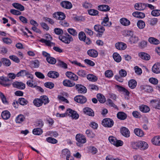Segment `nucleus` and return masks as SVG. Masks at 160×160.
Segmentation results:
<instances>
[{"mask_svg":"<svg viewBox=\"0 0 160 160\" xmlns=\"http://www.w3.org/2000/svg\"><path fill=\"white\" fill-rule=\"evenodd\" d=\"M59 39L62 42L67 44H69L71 42L73 41V39L72 36L68 33L65 34V36H60L59 37Z\"/></svg>","mask_w":160,"mask_h":160,"instance_id":"nucleus-1","label":"nucleus"},{"mask_svg":"<svg viewBox=\"0 0 160 160\" xmlns=\"http://www.w3.org/2000/svg\"><path fill=\"white\" fill-rule=\"evenodd\" d=\"M76 140L78 142L77 143V146L81 147V144L84 143L86 142V139L85 136L81 134H77L76 136Z\"/></svg>","mask_w":160,"mask_h":160,"instance_id":"nucleus-2","label":"nucleus"},{"mask_svg":"<svg viewBox=\"0 0 160 160\" xmlns=\"http://www.w3.org/2000/svg\"><path fill=\"white\" fill-rule=\"evenodd\" d=\"M102 124L105 127L111 128L113 126L114 122L111 119L106 118L103 120Z\"/></svg>","mask_w":160,"mask_h":160,"instance_id":"nucleus-3","label":"nucleus"},{"mask_svg":"<svg viewBox=\"0 0 160 160\" xmlns=\"http://www.w3.org/2000/svg\"><path fill=\"white\" fill-rule=\"evenodd\" d=\"M66 112L67 116L71 117L73 119H77L79 118V115L77 112L70 108L67 109Z\"/></svg>","mask_w":160,"mask_h":160,"instance_id":"nucleus-4","label":"nucleus"},{"mask_svg":"<svg viewBox=\"0 0 160 160\" xmlns=\"http://www.w3.org/2000/svg\"><path fill=\"white\" fill-rule=\"evenodd\" d=\"M53 16L56 19L60 20H63L66 18L65 14L60 12H58L54 13L53 14Z\"/></svg>","mask_w":160,"mask_h":160,"instance_id":"nucleus-5","label":"nucleus"},{"mask_svg":"<svg viewBox=\"0 0 160 160\" xmlns=\"http://www.w3.org/2000/svg\"><path fill=\"white\" fill-rule=\"evenodd\" d=\"M75 88L79 93H85L87 92L86 88L82 84H77L75 86Z\"/></svg>","mask_w":160,"mask_h":160,"instance_id":"nucleus-6","label":"nucleus"},{"mask_svg":"<svg viewBox=\"0 0 160 160\" xmlns=\"http://www.w3.org/2000/svg\"><path fill=\"white\" fill-rule=\"evenodd\" d=\"M10 81V80L7 77L3 76L0 77V84L4 86L9 87L11 84L8 83V82Z\"/></svg>","mask_w":160,"mask_h":160,"instance_id":"nucleus-7","label":"nucleus"},{"mask_svg":"<svg viewBox=\"0 0 160 160\" xmlns=\"http://www.w3.org/2000/svg\"><path fill=\"white\" fill-rule=\"evenodd\" d=\"M12 84L14 88L19 89L23 90L25 88V84L21 82H15Z\"/></svg>","mask_w":160,"mask_h":160,"instance_id":"nucleus-8","label":"nucleus"},{"mask_svg":"<svg viewBox=\"0 0 160 160\" xmlns=\"http://www.w3.org/2000/svg\"><path fill=\"white\" fill-rule=\"evenodd\" d=\"M94 30L96 32L99 33V36H102L104 31L105 28L100 25H96L94 27Z\"/></svg>","mask_w":160,"mask_h":160,"instance_id":"nucleus-9","label":"nucleus"},{"mask_svg":"<svg viewBox=\"0 0 160 160\" xmlns=\"http://www.w3.org/2000/svg\"><path fill=\"white\" fill-rule=\"evenodd\" d=\"M74 100L76 102L81 104L85 103L87 101L86 98L82 95H78L75 97Z\"/></svg>","mask_w":160,"mask_h":160,"instance_id":"nucleus-10","label":"nucleus"},{"mask_svg":"<svg viewBox=\"0 0 160 160\" xmlns=\"http://www.w3.org/2000/svg\"><path fill=\"white\" fill-rule=\"evenodd\" d=\"M109 18L108 14L106 15V17L103 19V21L101 22V24L102 26L110 27L112 25V22H109Z\"/></svg>","mask_w":160,"mask_h":160,"instance_id":"nucleus-11","label":"nucleus"},{"mask_svg":"<svg viewBox=\"0 0 160 160\" xmlns=\"http://www.w3.org/2000/svg\"><path fill=\"white\" fill-rule=\"evenodd\" d=\"M150 104L153 108L160 109V100H152L150 101Z\"/></svg>","mask_w":160,"mask_h":160,"instance_id":"nucleus-12","label":"nucleus"},{"mask_svg":"<svg viewBox=\"0 0 160 160\" xmlns=\"http://www.w3.org/2000/svg\"><path fill=\"white\" fill-rule=\"evenodd\" d=\"M152 72L158 74L160 73V63H155L152 68Z\"/></svg>","mask_w":160,"mask_h":160,"instance_id":"nucleus-13","label":"nucleus"},{"mask_svg":"<svg viewBox=\"0 0 160 160\" xmlns=\"http://www.w3.org/2000/svg\"><path fill=\"white\" fill-rule=\"evenodd\" d=\"M83 111L86 114L91 117H93L94 116V113L93 110L91 108L86 107L83 109Z\"/></svg>","mask_w":160,"mask_h":160,"instance_id":"nucleus-14","label":"nucleus"},{"mask_svg":"<svg viewBox=\"0 0 160 160\" xmlns=\"http://www.w3.org/2000/svg\"><path fill=\"white\" fill-rule=\"evenodd\" d=\"M115 47L117 49L119 50H124L126 48L127 46L124 43L118 42L116 43Z\"/></svg>","mask_w":160,"mask_h":160,"instance_id":"nucleus-15","label":"nucleus"},{"mask_svg":"<svg viewBox=\"0 0 160 160\" xmlns=\"http://www.w3.org/2000/svg\"><path fill=\"white\" fill-rule=\"evenodd\" d=\"M61 5L63 8L66 9H70L72 7V3L68 1H63L60 3Z\"/></svg>","mask_w":160,"mask_h":160,"instance_id":"nucleus-16","label":"nucleus"},{"mask_svg":"<svg viewBox=\"0 0 160 160\" xmlns=\"http://www.w3.org/2000/svg\"><path fill=\"white\" fill-rule=\"evenodd\" d=\"M121 132L122 135L126 138L130 136V132L129 130L126 127H122L121 128Z\"/></svg>","mask_w":160,"mask_h":160,"instance_id":"nucleus-17","label":"nucleus"},{"mask_svg":"<svg viewBox=\"0 0 160 160\" xmlns=\"http://www.w3.org/2000/svg\"><path fill=\"white\" fill-rule=\"evenodd\" d=\"M146 7H147L146 4L143 3H137L134 5L135 9L138 10H143Z\"/></svg>","mask_w":160,"mask_h":160,"instance_id":"nucleus-18","label":"nucleus"},{"mask_svg":"<svg viewBox=\"0 0 160 160\" xmlns=\"http://www.w3.org/2000/svg\"><path fill=\"white\" fill-rule=\"evenodd\" d=\"M47 75L49 78H56L59 76V73L57 72L53 71H51L49 72Z\"/></svg>","mask_w":160,"mask_h":160,"instance_id":"nucleus-19","label":"nucleus"},{"mask_svg":"<svg viewBox=\"0 0 160 160\" xmlns=\"http://www.w3.org/2000/svg\"><path fill=\"white\" fill-rule=\"evenodd\" d=\"M140 88L141 90H144L147 92H151L153 91L152 87L149 85H141Z\"/></svg>","mask_w":160,"mask_h":160,"instance_id":"nucleus-20","label":"nucleus"},{"mask_svg":"<svg viewBox=\"0 0 160 160\" xmlns=\"http://www.w3.org/2000/svg\"><path fill=\"white\" fill-rule=\"evenodd\" d=\"M70 152L68 149L65 148L62 150L61 156L62 157H66V158H70Z\"/></svg>","mask_w":160,"mask_h":160,"instance_id":"nucleus-21","label":"nucleus"},{"mask_svg":"<svg viewBox=\"0 0 160 160\" xmlns=\"http://www.w3.org/2000/svg\"><path fill=\"white\" fill-rule=\"evenodd\" d=\"M87 54L90 57L96 58L98 56V52L94 49H90L87 51Z\"/></svg>","mask_w":160,"mask_h":160,"instance_id":"nucleus-22","label":"nucleus"},{"mask_svg":"<svg viewBox=\"0 0 160 160\" xmlns=\"http://www.w3.org/2000/svg\"><path fill=\"white\" fill-rule=\"evenodd\" d=\"M62 83L64 86L67 87H72L75 85V83L68 79L63 80Z\"/></svg>","mask_w":160,"mask_h":160,"instance_id":"nucleus-23","label":"nucleus"},{"mask_svg":"<svg viewBox=\"0 0 160 160\" xmlns=\"http://www.w3.org/2000/svg\"><path fill=\"white\" fill-rule=\"evenodd\" d=\"M152 143L154 145L160 146V136H156L151 140Z\"/></svg>","mask_w":160,"mask_h":160,"instance_id":"nucleus-24","label":"nucleus"},{"mask_svg":"<svg viewBox=\"0 0 160 160\" xmlns=\"http://www.w3.org/2000/svg\"><path fill=\"white\" fill-rule=\"evenodd\" d=\"M139 39L138 37L132 36L129 38L128 41L131 44H136L139 41Z\"/></svg>","mask_w":160,"mask_h":160,"instance_id":"nucleus-25","label":"nucleus"},{"mask_svg":"<svg viewBox=\"0 0 160 160\" xmlns=\"http://www.w3.org/2000/svg\"><path fill=\"white\" fill-rule=\"evenodd\" d=\"M117 116L119 119L123 120L127 118V115L125 113L120 112L117 113Z\"/></svg>","mask_w":160,"mask_h":160,"instance_id":"nucleus-26","label":"nucleus"},{"mask_svg":"<svg viewBox=\"0 0 160 160\" xmlns=\"http://www.w3.org/2000/svg\"><path fill=\"white\" fill-rule=\"evenodd\" d=\"M132 15L134 17L141 18H143L145 17L144 13L138 11L133 12Z\"/></svg>","mask_w":160,"mask_h":160,"instance_id":"nucleus-27","label":"nucleus"},{"mask_svg":"<svg viewBox=\"0 0 160 160\" xmlns=\"http://www.w3.org/2000/svg\"><path fill=\"white\" fill-rule=\"evenodd\" d=\"M109 6L106 5H99L98 7V9L99 10L107 12L110 10Z\"/></svg>","mask_w":160,"mask_h":160,"instance_id":"nucleus-28","label":"nucleus"},{"mask_svg":"<svg viewBox=\"0 0 160 160\" xmlns=\"http://www.w3.org/2000/svg\"><path fill=\"white\" fill-rule=\"evenodd\" d=\"M25 119L24 116L20 114L17 116L15 119V121L17 123H20L22 122Z\"/></svg>","mask_w":160,"mask_h":160,"instance_id":"nucleus-29","label":"nucleus"},{"mask_svg":"<svg viewBox=\"0 0 160 160\" xmlns=\"http://www.w3.org/2000/svg\"><path fill=\"white\" fill-rule=\"evenodd\" d=\"M1 116L3 119L7 120L10 118L11 114L9 111H4L2 112Z\"/></svg>","mask_w":160,"mask_h":160,"instance_id":"nucleus-30","label":"nucleus"},{"mask_svg":"<svg viewBox=\"0 0 160 160\" xmlns=\"http://www.w3.org/2000/svg\"><path fill=\"white\" fill-rule=\"evenodd\" d=\"M97 98L101 103H103L106 101V98L102 94L98 93L97 95Z\"/></svg>","mask_w":160,"mask_h":160,"instance_id":"nucleus-31","label":"nucleus"},{"mask_svg":"<svg viewBox=\"0 0 160 160\" xmlns=\"http://www.w3.org/2000/svg\"><path fill=\"white\" fill-rule=\"evenodd\" d=\"M134 133L138 137H142L144 135L143 131L141 129L138 128H136L134 130Z\"/></svg>","mask_w":160,"mask_h":160,"instance_id":"nucleus-32","label":"nucleus"},{"mask_svg":"<svg viewBox=\"0 0 160 160\" xmlns=\"http://www.w3.org/2000/svg\"><path fill=\"white\" fill-rule=\"evenodd\" d=\"M40 99L42 102V103L44 105L48 103L49 102V100L48 98L46 95L42 96L40 97Z\"/></svg>","mask_w":160,"mask_h":160,"instance_id":"nucleus-33","label":"nucleus"},{"mask_svg":"<svg viewBox=\"0 0 160 160\" xmlns=\"http://www.w3.org/2000/svg\"><path fill=\"white\" fill-rule=\"evenodd\" d=\"M139 55L142 59L146 60H148L150 58L149 55L145 52H140L139 53Z\"/></svg>","mask_w":160,"mask_h":160,"instance_id":"nucleus-34","label":"nucleus"},{"mask_svg":"<svg viewBox=\"0 0 160 160\" xmlns=\"http://www.w3.org/2000/svg\"><path fill=\"white\" fill-rule=\"evenodd\" d=\"M12 5L14 8L21 11H23L24 10V7L19 3H14L12 4Z\"/></svg>","mask_w":160,"mask_h":160,"instance_id":"nucleus-35","label":"nucleus"},{"mask_svg":"<svg viewBox=\"0 0 160 160\" xmlns=\"http://www.w3.org/2000/svg\"><path fill=\"white\" fill-rule=\"evenodd\" d=\"M49 40H46L43 38L40 40L41 42L45 43L48 46L51 47L55 45V43L51 42Z\"/></svg>","mask_w":160,"mask_h":160,"instance_id":"nucleus-36","label":"nucleus"},{"mask_svg":"<svg viewBox=\"0 0 160 160\" xmlns=\"http://www.w3.org/2000/svg\"><path fill=\"white\" fill-rule=\"evenodd\" d=\"M137 84L136 81L133 79L131 80L128 82V86L131 89L134 88L136 87Z\"/></svg>","mask_w":160,"mask_h":160,"instance_id":"nucleus-37","label":"nucleus"},{"mask_svg":"<svg viewBox=\"0 0 160 160\" xmlns=\"http://www.w3.org/2000/svg\"><path fill=\"white\" fill-rule=\"evenodd\" d=\"M140 110L143 112H147L150 111L149 108L147 106L142 105L139 107Z\"/></svg>","mask_w":160,"mask_h":160,"instance_id":"nucleus-38","label":"nucleus"},{"mask_svg":"<svg viewBox=\"0 0 160 160\" xmlns=\"http://www.w3.org/2000/svg\"><path fill=\"white\" fill-rule=\"evenodd\" d=\"M2 64V63L3 65L8 67L11 64V62L10 61L6 58H2L1 59Z\"/></svg>","mask_w":160,"mask_h":160,"instance_id":"nucleus-39","label":"nucleus"},{"mask_svg":"<svg viewBox=\"0 0 160 160\" xmlns=\"http://www.w3.org/2000/svg\"><path fill=\"white\" fill-rule=\"evenodd\" d=\"M113 57L114 60L117 62H120L121 61V58L119 54L117 52L114 53Z\"/></svg>","mask_w":160,"mask_h":160,"instance_id":"nucleus-40","label":"nucleus"},{"mask_svg":"<svg viewBox=\"0 0 160 160\" xmlns=\"http://www.w3.org/2000/svg\"><path fill=\"white\" fill-rule=\"evenodd\" d=\"M29 74V72L25 70H21L16 74L17 77H23Z\"/></svg>","mask_w":160,"mask_h":160,"instance_id":"nucleus-41","label":"nucleus"},{"mask_svg":"<svg viewBox=\"0 0 160 160\" xmlns=\"http://www.w3.org/2000/svg\"><path fill=\"white\" fill-rule=\"evenodd\" d=\"M120 22L122 24L125 26H128L130 23L129 20L125 18H122L121 19Z\"/></svg>","mask_w":160,"mask_h":160,"instance_id":"nucleus-42","label":"nucleus"},{"mask_svg":"<svg viewBox=\"0 0 160 160\" xmlns=\"http://www.w3.org/2000/svg\"><path fill=\"white\" fill-rule=\"evenodd\" d=\"M40 62L37 60H35L31 61V65L33 67L37 68L39 67Z\"/></svg>","mask_w":160,"mask_h":160,"instance_id":"nucleus-43","label":"nucleus"},{"mask_svg":"<svg viewBox=\"0 0 160 160\" xmlns=\"http://www.w3.org/2000/svg\"><path fill=\"white\" fill-rule=\"evenodd\" d=\"M33 102L34 105L37 107H39L42 105L40 98H35L33 100Z\"/></svg>","mask_w":160,"mask_h":160,"instance_id":"nucleus-44","label":"nucleus"},{"mask_svg":"<svg viewBox=\"0 0 160 160\" xmlns=\"http://www.w3.org/2000/svg\"><path fill=\"white\" fill-rule=\"evenodd\" d=\"M149 42L152 44L157 45L159 43V41L157 39L153 37H150L148 39Z\"/></svg>","mask_w":160,"mask_h":160,"instance_id":"nucleus-45","label":"nucleus"},{"mask_svg":"<svg viewBox=\"0 0 160 160\" xmlns=\"http://www.w3.org/2000/svg\"><path fill=\"white\" fill-rule=\"evenodd\" d=\"M18 102L22 105H25L28 103V101L24 98H21L18 99Z\"/></svg>","mask_w":160,"mask_h":160,"instance_id":"nucleus-46","label":"nucleus"},{"mask_svg":"<svg viewBox=\"0 0 160 160\" xmlns=\"http://www.w3.org/2000/svg\"><path fill=\"white\" fill-rule=\"evenodd\" d=\"M147 46V42L145 40L141 41L138 44V47L140 48H145Z\"/></svg>","mask_w":160,"mask_h":160,"instance_id":"nucleus-47","label":"nucleus"},{"mask_svg":"<svg viewBox=\"0 0 160 160\" xmlns=\"http://www.w3.org/2000/svg\"><path fill=\"white\" fill-rule=\"evenodd\" d=\"M32 132L34 135H39L42 134V130L39 128H35L33 129Z\"/></svg>","mask_w":160,"mask_h":160,"instance_id":"nucleus-48","label":"nucleus"},{"mask_svg":"<svg viewBox=\"0 0 160 160\" xmlns=\"http://www.w3.org/2000/svg\"><path fill=\"white\" fill-rule=\"evenodd\" d=\"M46 60L48 63L52 64H54L56 62V59L50 56L46 58Z\"/></svg>","mask_w":160,"mask_h":160,"instance_id":"nucleus-49","label":"nucleus"},{"mask_svg":"<svg viewBox=\"0 0 160 160\" xmlns=\"http://www.w3.org/2000/svg\"><path fill=\"white\" fill-rule=\"evenodd\" d=\"M106 104L108 105L113 107L115 109L118 108L117 106L115 105L114 103L110 99H107L106 101Z\"/></svg>","mask_w":160,"mask_h":160,"instance_id":"nucleus-50","label":"nucleus"},{"mask_svg":"<svg viewBox=\"0 0 160 160\" xmlns=\"http://www.w3.org/2000/svg\"><path fill=\"white\" fill-rule=\"evenodd\" d=\"M87 78L90 81L95 82L98 79L97 78L93 75L88 74L87 76Z\"/></svg>","mask_w":160,"mask_h":160,"instance_id":"nucleus-51","label":"nucleus"},{"mask_svg":"<svg viewBox=\"0 0 160 160\" xmlns=\"http://www.w3.org/2000/svg\"><path fill=\"white\" fill-rule=\"evenodd\" d=\"M57 65L64 68H67V64L63 62L60 60H57Z\"/></svg>","mask_w":160,"mask_h":160,"instance_id":"nucleus-52","label":"nucleus"},{"mask_svg":"<svg viewBox=\"0 0 160 160\" xmlns=\"http://www.w3.org/2000/svg\"><path fill=\"white\" fill-rule=\"evenodd\" d=\"M88 149L89 152H90L93 154H96L98 152L97 149L94 146H89L88 148Z\"/></svg>","mask_w":160,"mask_h":160,"instance_id":"nucleus-53","label":"nucleus"},{"mask_svg":"<svg viewBox=\"0 0 160 160\" xmlns=\"http://www.w3.org/2000/svg\"><path fill=\"white\" fill-rule=\"evenodd\" d=\"M86 37V34L83 32H80L78 34V38L81 41H83L85 40Z\"/></svg>","mask_w":160,"mask_h":160,"instance_id":"nucleus-54","label":"nucleus"},{"mask_svg":"<svg viewBox=\"0 0 160 160\" xmlns=\"http://www.w3.org/2000/svg\"><path fill=\"white\" fill-rule=\"evenodd\" d=\"M105 75L107 78H111L113 76V73L112 70H108L105 72Z\"/></svg>","mask_w":160,"mask_h":160,"instance_id":"nucleus-55","label":"nucleus"},{"mask_svg":"<svg viewBox=\"0 0 160 160\" xmlns=\"http://www.w3.org/2000/svg\"><path fill=\"white\" fill-rule=\"evenodd\" d=\"M140 142H131V145L133 149H137L140 147Z\"/></svg>","mask_w":160,"mask_h":160,"instance_id":"nucleus-56","label":"nucleus"},{"mask_svg":"<svg viewBox=\"0 0 160 160\" xmlns=\"http://www.w3.org/2000/svg\"><path fill=\"white\" fill-rule=\"evenodd\" d=\"M88 12L89 14L92 16H96L98 13V11L94 9H89L88 10Z\"/></svg>","mask_w":160,"mask_h":160,"instance_id":"nucleus-57","label":"nucleus"},{"mask_svg":"<svg viewBox=\"0 0 160 160\" xmlns=\"http://www.w3.org/2000/svg\"><path fill=\"white\" fill-rule=\"evenodd\" d=\"M137 25L140 29H143L145 26V23L142 20H139L137 22Z\"/></svg>","mask_w":160,"mask_h":160,"instance_id":"nucleus-58","label":"nucleus"},{"mask_svg":"<svg viewBox=\"0 0 160 160\" xmlns=\"http://www.w3.org/2000/svg\"><path fill=\"white\" fill-rule=\"evenodd\" d=\"M68 32L71 35L74 36H77L78 33L76 30L73 28H69L68 29Z\"/></svg>","mask_w":160,"mask_h":160,"instance_id":"nucleus-59","label":"nucleus"},{"mask_svg":"<svg viewBox=\"0 0 160 160\" xmlns=\"http://www.w3.org/2000/svg\"><path fill=\"white\" fill-rule=\"evenodd\" d=\"M140 147L143 150L147 149L148 146L147 143L144 141H140Z\"/></svg>","mask_w":160,"mask_h":160,"instance_id":"nucleus-60","label":"nucleus"},{"mask_svg":"<svg viewBox=\"0 0 160 160\" xmlns=\"http://www.w3.org/2000/svg\"><path fill=\"white\" fill-rule=\"evenodd\" d=\"M44 85L45 87L50 89L53 88L54 86V83L50 82H46Z\"/></svg>","mask_w":160,"mask_h":160,"instance_id":"nucleus-61","label":"nucleus"},{"mask_svg":"<svg viewBox=\"0 0 160 160\" xmlns=\"http://www.w3.org/2000/svg\"><path fill=\"white\" fill-rule=\"evenodd\" d=\"M86 133L87 136L90 138H93L95 136L92 131L88 129L86 131Z\"/></svg>","mask_w":160,"mask_h":160,"instance_id":"nucleus-62","label":"nucleus"},{"mask_svg":"<svg viewBox=\"0 0 160 160\" xmlns=\"http://www.w3.org/2000/svg\"><path fill=\"white\" fill-rule=\"evenodd\" d=\"M46 140L48 142L52 144L56 143L58 142L57 140L56 139L52 137L47 138Z\"/></svg>","mask_w":160,"mask_h":160,"instance_id":"nucleus-63","label":"nucleus"},{"mask_svg":"<svg viewBox=\"0 0 160 160\" xmlns=\"http://www.w3.org/2000/svg\"><path fill=\"white\" fill-rule=\"evenodd\" d=\"M77 73L78 75L82 77H85L86 75V72L83 70L78 71Z\"/></svg>","mask_w":160,"mask_h":160,"instance_id":"nucleus-64","label":"nucleus"}]
</instances>
